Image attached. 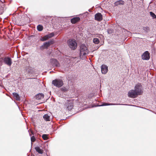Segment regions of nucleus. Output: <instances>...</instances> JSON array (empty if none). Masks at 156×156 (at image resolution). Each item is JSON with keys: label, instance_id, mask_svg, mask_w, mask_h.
<instances>
[{"label": "nucleus", "instance_id": "nucleus-1", "mask_svg": "<svg viewBox=\"0 0 156 156\" xmlns=\"http://www.w3.org/2000/svg\"><path fill=\"white\" fill-rule=\"evenodd\" d=\"M89 51L86 47L84 44H81L80 47V56H86V55L88 54Z\"/></svg>", "mask_w": 156, "mask_h": 156}, {"label": "nucleus", "instance_id": "nucleus-2", "mask_svg": "<svg viewBox=\"0 0 156 156\" xmlns=\"http://www.w3.org/2000/svg\"><path fill=\"white\" fill-rule=\"evenodd\" d=\"M67 44L69 47L72 50H75L77 47V44L75 40L69 39L67 41Z\"/></svg>", "mask_w": 156, "mask_h": 156}, {"label": "nucleus", "instance_id": "nucleus-3", "mask_svg": "<svg viewBox=\"0 0 156 156\" xmlns=\"http://www.w3.org/2000/svg\"><path fill=\"white\" fill-rule=\"evenodd\" d=\"M134 90L138 95H141L143 92V89L141 84L139 83L136 84Z\"/></svg>", "mask_w": 156, "mask_h": 156}, {"label": "nucleus", "instance_id": "nucleus-4", "mask_svg": "<svg viewBox=\"0 0 156 156\" xmlns=\"http://www.w3.org/2000/svg\"><path fill=\"white\" fill-rule=\"evenodd\" d=\"M52 83L54 86L57 87H60L63 84V81L61 79H55L52 81Z\"/></svg>", "mask_w": 156, "mask_h": 156}, {"label": "nucleus", "instance_id": "nucleus-5", "mask_svg": "<svg viewBox=\"0 0 156 156\" xmlns=\"http://www.w3.org/2000/svg\"><path fill=\"white\" fill-rule=\"evenodd\" d=\"M74 101L73 99L67 100L65 105V108L68 110H71L73 107Z\"/></svg>", "mask_w": 156, "mask_h": 156}, {"label": "nucleus", "instance_id": "nucleus-6", "mask_svg": "<svg viewBox=\"0 0 156 156\" xmlns=\"http://www.w3.org/2000/svg\"><path fill=\"white\" fill-rule=\"evenodd\" d=\"M2 59L5 64L9 66H10L11 65L12 62V60L10 58L6 57L4 58L3 59L2 58Z\"/></svg>", "mask_w": 156, "mask_h": 156}, {"label": "nucleus", "instance_id": "nucleus-7", "mask_svg": "<svg viewBox=\"0 0 156 156\" xmlns=\"http://www.w3.org/2000/svg\"><path fill=\"white\" fill-rule=\"evenodd\" d=\"M138 95L137 94L134 90H129L128 93V96L130 98H135Z\"/></svg>", "mask_w": 156, "mask_h": 156}, {"label": "nucleus", "instance_id": "nucleus-8", "mask_svg": "<svg viewBox=\"0 0 156 156\" xmlns=\"http://www.w3.org/2000/svg\"><path fill=\"white\" fill-rule=\"evenodd\" d=\"M54 35V33L53 32L51 33L48 34L46 35L43 37H42L41 40L42 41H44L47 40L48 39L50 38Z\"/></svg>", "mask_w": 156, "mask_h": 156}, {"label": "nucleus", "instance_id": "nucleus-9", "mask_svg": "<svg viewBox=\"0 0 156 156\" xmlns=\"http://www.w3.org/2000/svg\"><path fill=\"white\" fill-rule=\"evenodd\" d=\"M150 53L147 51L144 52L142 55V58L144 60H148L150 58Z\"/></svg>", "mask_w": 156, "mask_h": 156}, {"label": "nucleus", "instance_id": "nucleus-10", "mask_svg": "<svg viewBox=\"0 0 156 156\" xmlns=\"http://www.w3.org/2000/svg\"><path fill=\"white\" fill-rule=\"evenodd\" d=\"M50 62L51 64L54 67H59L60 64L58 61L54 58L51 59L50 60Z\"/></svg>", "mask_w": 156, "mask_h": 156}, {"label": "nucleus", "instance_id": "nucleus-11", "mask_svg": "<svg viewBox=\"0 0 156 156\" xmlns=\"http://www.w3.org/2000/svg\"><path fill=\"white\" fill-rule=\"evenodd\" d=\"M94 19L96 20L100 21L102 20V16L101 13L98 12L95 14Z\"/></svg>", "mask_w": 156, "mask_h": 156}, {"label": "nucleus", "instance_id": "nucleus-12", "mask_svg": "<svg viewBox=\"0 0 156 156\" xmlns=\"http://www.w3.org/2000/svg\"><path fill=\"white\" fill-rule=\"evenodd\" d=\"M101 72L102 74H105L108 71V67L105 65H102L101 67Z\"/></svg>", "mask_w": 156, "mask_h": 156}, {"label": "nucleus", "instance_id": "nucleus-13", "mask_svg": "<svg viewBox=\"0 0 156 156\" xmlns=\"http://www.w3.org/2000/svg\"><path fill=\"white\" fill-rule=\"evenodd\" d=\"M80 20V17H75L71 19V22L72 23L75 24L79 21Z\"/></svg>", "mask_w": 156, "mask_h": 156}, {"label": "nucleus", "instance_id": "nucleus-14", "mask_svg": "<svg viewBox=\"0 0 156 156\" xmlns=\"http://www.w3.org/2000/svg\"><path fill=\"white\" fill-rule=\"evenodd\" d=\"M36 98L37 100H40L43 99L44 97V95L42 94H38L36 95Z\"/></svg>", "mask_w": 156, "mask_h": 156}, {"label": "nucleus", "instance_id": "nucleus-15", "mask_svg": "<svg viewBox=\"0 0 156 156\" xmlns=\"http://www.w3.org/2000/svg\"><path fill=\"white\" fill-rule=\"evenodd\" d=\"M12 94L14 97L16 99L17 101L20 100V98L19 95L17 93H13Z\"/></svg>", "mask_w": 156, "mask_h": 156}, {"label": "nucleus", "instance_id": "nucleus-16", "mask_svg": "<svg viewBox=\"0 0 156 156\" xmlns=\"http://www.w3.org/2000/svg\"><path fill=\"white\" fill-rule=\"evenodd\" d=\"M35 149L36 151L39 153L42 154L43 153V150L41 149L39 147H35Z\"/></svg>", "mask_w": 156, "mask_h": 156}, {"label": "nucleus", "instance_id": "nucleus-17", "mask_svg": "<svg viewBox=\"0 0 156 156\" xmlns=\"http://www.w3.org/2000/svg\"><path fill=\"white\" fill-rule=\"evenodd\" d=\"M124 2L122 0H119L115 2V5H123L124 4Z\"/></svg>", "mask_w": 156, "mask_h": 156}, {"label": "nucleus", "instance_id": "nucleus-18", "mask_svg": "<svg viewBox=\"0 0 156 156\" xmlns=\"http://www.w3.org/2000/svg\"><path fill=\"white\" fill-rule=\"evenodd\" d=\"M43 118L46 121H50V116L47 114H45L43 116Z\"/></svg>", "mask_w": 156, "mask_h": 156}, {"label": "nucleus", "instance_id": "nucleus-19", "mask_svg": "<svg viewBox=\"0 0 156 156\" xmlns=\"http://www.w3.org/2000/svg\"><path fill=\"white\" fill-rule=\"evenodd\" d=\"M118 104H108V103H104L103 104L101 105H99L98 106H106L108 105H118Z\"/></svg>", "mask_w": 156, "mask_h": 156}, {"label": "nucleus", "instance_id": "nucleus-20", "mask_svg": "<svg viewBox=\"0 0 156 156\" xmlns=\"http://www.w3.org/2000/svg\"><path fill=\"white\" fill-rule=\"evenodd\" d=\"M37 29L38 31H41L43 29V26L41 25H39L37 27Z\"/></svg>", "mask_w": 156, "mask_h": 156}, {"label": "nucleus", "instance_id": "nucleus-21", "mask_svg": "<svg viewBox=\"0 0 156 156\" xmlns=\"http://www.w3.org/2000/svg\"><path fill=\"white\" fill-rule=\"evenodd\" d=\"M93 42L94 44H97L99 43V41L98 38H94L93 40Z\"/></svg>", "mask_w": 156, "mask_h": 156}, {"label": "nucleus", "instance_id": "nucleus-22", "mask_svg": "<svg viewBox=\"0 0 156 156\" xmlns=\"http://www.w3.org/2000/svg\"><path fill=\"white\" fill-rule=\"evenodd\" d=\"M68 89L66 87H62L60 89L62 91L64 92L67 91L68 90Z\"/></svg>", "mask_w": 156, "mask_h": 156}, {"label": "nucleus", "instance_id": "nucleus-23", "mask_svg": "<svg viewBox=\"0 0 156 156\" xmlns=\"http://www.w3.org/2000/svg\"><path fill=\"white\" fill-rule=\"evenodd\" d=\"M143 30L146 33H147L149 30V27H143Z\"/></svg>", "mask_w": 156, "mask_h": 156}, {"label": "nucleus", "instance_id": "nucleus-24", "mask_svg": "<svg viewBox=\"0 0 156 156\" xmlns=\"http://www.w3.org/2000/svg\"><path fill=\"white\" fill-rule=\"evenodd\" d=\"M150 15L152 17L153 19H155L156 18V16L154 13L152 12H150Z\"/></svg>", "mask_w": 156, "mask_h": 156}, {"label": "nucleus", "instance_id": "nucleus-25", "mask_svg": "<svg viewBox=\"0 0 156 156\" xmlns=\"http://www.w3.org/2000/svg\"><path fill=\"white\" fill-rule=\"evenodd\" d=\"M42 138L44 140H46L48 139V138L47 136V135L46 134H43L42 135Z\"/></svg>", "mask_w": 156, "mask_h": 156}, {"label": "nucleus", "instance_id": "nucleus-26", "mask_svg": "<svg viewBox=\"0 0 156 156\" xmlns=\"http://www.w3.org/2000/svg\"><path fill=\"white\" fill-rule=\"evenodd\" d=\"M47 42V43L48 44V45L50 46L54 43V41L53 40H51Z\"/></svg>", "mask_w": 156, "mask_h": 156}, {"label": "nucleus", "instance_id": "nucleus-27", "mask_svg": "<svg viewBox=\"0 0 156 156\" xmlns=\"http://www.w3.org/2000/svg\"><path fill=\"white\" fill-rule=\"evenodd\" d=\"M43 46L46 48H48L49 46V45H48V44L47 43V42H46L43 44Z\"/></svg>", "mask_w": 156, "mask_h": 156}, {"label": "nucleus", "instance_id": "nucleus-28", "mask_svg": "<svg viewBox=\"0 0 156 156\" xmlns=\"http://www.w3.org/2000/svg\"><path fill=\"white\" fill-rule=\"evenodd\" d=\"M35 140L36 139L34 136H31V140L32 142H34Z\"/></svg>", "mask_w": 156, "mask_h": 156}]
</instances>
